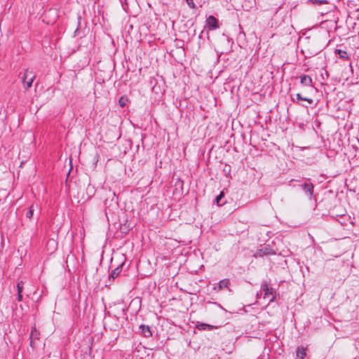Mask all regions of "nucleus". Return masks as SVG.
Segmentation results:
<instances>
[{
	"label": "nucleus",
	"instance_id": "obj_1",
	"mask_svg": "<svg viewBox=\"0 0 359 359\" xmlns=\"http://www.w3.org/2000/svg\"><path fill=\"white\" fill-rule=\"evenodd\" d=\"M261 291L264 292V298H268L269 302H273L276 299V290L270 287L266 280H264L261 284Z\"/></svg>",
	"mask_w": 359,
	"mask_h": 359
},
{
	"label": "nucleus",
	"instance_id": "obj_2",
	"mask_svg": "<svg viewBox=\"0 0 359 359\" xmlns=\"http://www.w3.org/2000/svg\"><path fill=\"white\" fill-rule=\"evenodd\" d=\"M276 254V250L273 249L271 245L267 244L261 246V248L255 254V257H264V256L275 255Z\"/></svg>",
	"mask_w": 359,
	"mask_h": 359
},
{
	"label": "nucleus",
	"instance_id": "obj_3",
	"mask_svg": "<svg viewBox=\"0 0 359 359\" xmlns=\"http://www.w3.org/2000/svg\"><path fill=\"white\" fill-rule=\"evenodd\" d=\"M35 79V75L33 74L32 71H29L28 69H26L22 77V82L23 83L24 88L27 90L29 88H31L32 83Z\"/></svg>",
	"mask_w": 359,
	"mask_h": 359
},
{
	"label": "nucleus",
	"instance_id": "obj_4",
	"mask_svg": "<svg viewBox=\"0 0 359 359\" xmlns=\"http://www.w3.org/2000/svg\"><path fill=\"white\" fill-rule=\"evenodd\" d=\"M310 181V179H307L306 182L299 184V186L304 191L305 194L309 198V199H311L313 195L314 185Z\"/></svg>",
	"mask_w": 359,
	"mask_h": 359
},
{
	"label": "nucleus",
	"instance_id": "obj_5",
	"mask_svg": "<svg viewBox=\"0 0 359 359\" xmlns=\"http://www.w3.org/2000/svg\"><path fill=\"white\" fill-rule=\"evenodd\" d=\"M124 265L125 262H123L112 270L111 273L109 276V281H114L116 278L121 275Z\"/></svg>",
	"mask_w": 359,
	"mask_h": 359
},
{
	"label": "nucleus",
	"instance_id": "obj_6",
	"mask_svg": "<svg viewBox=\"0 0 359 359\" xmlns=\"http://www.w3.org/2000/svg\"><path fill=\"white\" fill-rule=\"evenodd\" d=\"M40 332L36 330L35 327H33L31 330L29 335L30 339V346L32 348H35L36 346L35 341L39 339Z\"/></svg>",
	"mask_w": 359,
	"mask_h": 359
},
{
	"label": "nucleus",
	"instance_id": "obj_7",
	"mask_svg": "<svg viewBox=\"0 0 359 359\" xmlns=\"http://www.w3.org/2000/svg\"><path fill=\"white\" fill-rule=\"evenodd\" d=\"M206 25L208 29H215L219 27L218 20L213 15L207 18Z\"/></svg>",
	"mask_w": 359,
	"mask_h": 359
},
{
	"label": "nucleus",
	"instance_id": "obj_8",
	"mask_svg": "<svg viewBox=\"0 0 359 359\" xmlns=\"http://www.w3.org/2000/svg\"><path fill=\"white\" fill-rule=\"evenodd\" d=\"M300 83L304 86H312V79L306 74H302L299 76Z\"/></svg>",
	"mask_w": 359,
	"mask_h": 359
},
{
	"label": "nucleus",
	"instance_id": "obj_9",
	"mask_svg": "<svg viewBox=\"0 0 359 359\" xmlns=\"http://www.w3.org/2000/svg\"><path fill=\"white\" fill-rule=\"evenodd\" d=\"M196 328L198 330H212L217 329V327L212 325H209L204 323L198 322L196 325Z\"/></svg>",
	"mask_w": 359,
	"mask_h": 359
},
{
	"label": "nucleus",
	"instance_id": "obj_10",
	"mask_svg": "<svg viewBox=\"0 0 359 359\" xmlns=\"http://www.w3.org/2000/svg\"><path fill=\"white\" fill-rule=\"evenodd\" d=\"M139 329L142 333V334L144 337H150L152 336V332L151 331V329L149 326L145 325H140L139 327Z\"/></svg>",
	"mask_w": 359,
	"mask_h": 359
},
{
	"label": "nucleus",
	"instance_id": "obj_11",
	"mask_svg": "<svg viewBox=\"0 0 359 359\" xmlns=\"http://www.w3.org/2000/svg\"><path fill=\"white\" fill-rule=\"evenodd\" d=\"M306 349L303 346H298L296 351L297 359H304L306 355Z\"/></svg>",
	"mask_w": 359,
	"mask_h": 359
},
{
	"label": "nucleus",
	"instance_id": "obj_12",
	"mask_svg": "<svg viewBox=\"0 0 359 359\" xmlns=\"http://www.w3.org/2000/svg\"><path fill=\"white\" fill-rule=\"evenodd\" d=\"M335 54L341 59L347 60L349 59V55L346 50L341 49H336L334 51Z\"/></svg>",
	"mask_w": 359,
	"mask_h": 359
},
{
	"label": "nucleus",
	"instance_id": "obj_13",
	"mask_svg": "<svg viewBox=\"0 0 359 359\" xmlns=\"http://www.w3.org/2000/svg\"><path fill=\"white\" fill-rule=\"evenodd\" d=\"M230 285V280L228 278L223 279L218 283L217 289L222 290L224 288H229Z\"/></svg>",
	"mask_w": 359,
	"mask_h": 359
},
{
	"label": "nucleus",
	"instance_id": "obj_14",
	"mask_svg": "<svg viewBox=\"0 0 359 359\" xmlns=\"http://www.w3.org/2000/svg\"><path fill=\"white\" fill-rule=\"evenodd\" d=\"M224 197V194L223 191H221L219 194L215 198V202L219 205H222L225 203V202L222 201Z\"/></svg>",
	"mask_w": 359,
	"mask_h": 359
},
{
	"label": "nucleus",
	"instance_id": "obj_15",
	"mask_svg": "<svg viewBox=\"0 0 359 359\" xmlns=\"http://www.w3.org/2000/svg\"><path fill=\"white\" fill-rule=\"evenodd\" d=\"M128 102V98L126 95L121 96L118 100V104L121 107H124L127 104Z\"/></svg>",
	"mask_w": 359,
	"mask_h": 359
},
{
	"label": "nucleus",
	"instance_id": "obj_16",
	"mask_svg": "<svg viewBox=\"0 0 359 359\" xmlns=\"http://www.w3.org/2000/svg\"><path fill=\"white\" fill-rule=\"evenodd\" d=\"M296 98H297V102L301 101V100H304V101L308 102L309 104H312L313 103V100L312 99L308 98V97H304L300 93H297L296 95Z\"/></svg>",
	"mask_w": 359,
	"mask_h": 359
},
{
	"label": "nucleus",
	"instance_id": "obj_17",
	"mask_svg": "<svg viewBox=\"0 0 359 359\" xmlns=\"http://www.w3.org/2000/svg\"><path fill=\"white\" fill-rule=\"evenodd\" d=\"M231 170L230 165L226 164L223 169V172H224L226 177H231Z\"/></svg>",
	"mask_w": 359,
	"mask_h": 359
},
{
	"label": "nucleus",
	"instance_id": "obj_18",
	"mask_svg": "<svg viewBox=\"0 0 359 359\" xmlns=\"http://www.w3.org/2000/svg\"><path fill=\"white\" fill-rule=\"evenodd\" d=\"M309 1L316 5L326 4L328 3L327 0H309Z\"/></svg>",
	"mask_w": 359,
	"mask_h": 359
},
{
	"label": "nucleus",
	"instance_id": "obj_19",
	"mask_svg": "<svg viewBox=\"0 0 359 359\" xmlns=\"http://www.w3.org/2000/svg\"><path fill=\"white\" fill-rule=\"evenodd\" d=\"M34 214V208L33 206H31L29 210L26 212V217L28 219H31Z\"/></svg>",
	"mask_w": 359,
	"mask_h": 359
},
{
	"label": "nucleus",
	"instance_id": "obj_20",
	"mask_svg": "<svg viewBox=\"0 0 359 359\" xmlns=\"http://www.w3.org/2000/svg\"><path fill=\"white\" fill-rule=\"evenodd\" d=\"M23 282L22 281H20L17 284V290H18V293H22V290H23Z\"/></svg>",
	"mask_w": 359,
	"mask_h": 359
},
{
	"label": "nucleus",
	"instance_id": "obj_21",
	"mask_svg": "<svg viewBox=\"0 0 359 359\" xmlns=\"http://www.w3.org/2000/svg\"><path fill=\"white\" fill-rule=\"evenodd\" d=\"M185 1L191 8H196V5L194 2V0H185Z\"/></svg>",
	"mask_w": 359,
	"mask_h": 359
},
{
	"label": "nucleus",
	"instance_id": "obj_22",
	"mask_svg": "<svg viewBox=\"0 0 359 359\" xmlns=\"http://www.w3.org/2000/svg\"><path fill=\"white\" fill-rule=\"evenodd\" d=\"M81 20V16H79L78 17V27L76 28V31H75V33H76L79 30V27H80V25H81V22H80V20Z\"/></svg>",
	"mask_w": 359,
	"mask_h": 359
},
{
	"label": "nucleus",
	"instance_id": "obj_23",
	"mask_svg": "<svg viewBox=\"0 0 359 359\" xmlns=\"http://www.w3.org/2000/svg\"><path fill=\"white\" fill-rule=\"evenodd\" d=\"M17 299L18 302H21L22 300V293H18Z\"/></svg>",
	"mask_w": 359,
	"mask_h": 359
},
{
	"label": "nucleus",
	"instance_id": "obj_24",
	"mask_svg": "<svg viewBox=\"0 0 359 359\" xmlns=\"http://www.w3.org/2000/svg\"><path fill=\"white\" fill-rule=\"evenodd\" d=\"M109 193L113 196V198H114L116 196L115 193L114 192H111V190H109ZM112 200H114V198H112Z\"/></svg>",
	"mask_w": 359,
	"mask_h": 359
},
{
	"label": "nucleus",
	"instance_id": "obj_25",
	"mask_svg": "<svg viewBox=\"0 0 359 359\" xmlns=\"http://www.w3.org/2000/svg\"><path fill=\"white\" fill-rule=\"evenodd\" d=\"M281 6H280L278 7V8L277 11H278L279 9H280V8H281Z\"/></svg>",
	"mask_w": 359,
	"mask_h": 359
}]
</instances>
